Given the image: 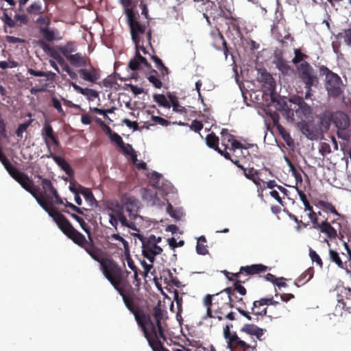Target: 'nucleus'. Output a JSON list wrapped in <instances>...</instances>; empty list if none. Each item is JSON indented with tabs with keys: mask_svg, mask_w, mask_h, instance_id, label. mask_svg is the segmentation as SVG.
<instances>
[{
	"mask_svg": "<svg viewBox=\"0 0 351 351\" xmlns=\"http://www.w3.org/2000/svg\"><path fill=\"white\" fill-rule=\"evenodd\" d=\"M224 291L228 296L230 308H236L239 310L241 308H246V304L243 298V296H239L237 293H233L232 287H227L224 289Z\"/></svg>",
	"mask_w": 351,
	"mask_h": 351,
	"instance_id": "obj_20",
	"label": "nucleus"
},
{
	"mask_svg": "<svg viewBox=\"0 0 351 351\" xmlns=\"http://www.w3.org/2000/svg\"><path fill=\"white\" fill-rule=\"evenodd\" d=\"M309 256L313 262H315L316 264L320 267H323V262L319 255L313 249H309Z\"/></svg>",
	"mask_w": 351,
	"mask_h": 351,
	"instance_id": "obj_57",
	"label": "nucleus"
},
{
	"mask_svg": "<svg viewBox=\"0 0 351 351\" xmlns=\"http://www.w3.org/2000/svg\"><path fill=\"white\" fill-rule=\"evenodd\" d=\"M11 176L36 199L38 204L51 217L53 218V216H54L53 213H60L56 208L48 206L43 194L39 191L37 186L34 185L32 180H31L26 173L17 169Z\"/></svg>",
	"mask_w": 351,
	"mask_h": 351,
	"instance_id": "obj_7",
	"label": "nucleus"
},
{
	"mask_svg": "<svg viewBox=\"0 0 351 351\" xmlns=\"http://www.w3.org/2000/svg\"><path fill=\"white\" fill-rule=\"evenodd\" d=\"M230 143L231 144L230 149L233 152V154L235 156H239L238 154H237V152L240 151L244 147V145L241 142L234 138Z\"/></svg>",
	"mask_w": 351,
	"mask_h": 351,
	"instance_id": "obj_61",
	"label": "nucleus"
},
{
	"mask_svg": "<svg viewBox=\"0 0 351 351\" xmlns=\"http://www.w3.org/2000/svg\"><path fill=\"white\" fill-rule=\"evenodd\" d=\"M138 239L142 243V254L151 263L155 261V257L162 252V248L156 245L154 241L149 240L146 237L138 234Z\"/></svg>",
	"mask_w": 351,
	"mask_h": 351,
	"instance_id": "obj_12",
	"label": "nucleus"
},
{
	"mask_svg": "<svg viewBox=\"0 0 351 351\" xmlns=\"http://www.w3.org/2000/svg\"><path fill=\"white\" fill-rule=\"evenodd\" d=\"M244 176L252 182H255V176L259 174V171L255 169L254 167L244 168L243 170Z\"/></svg>",
	"mask_w": 351,
	"mask_h": 351,
	"instance_id": "obj_54",
	"label": "nucleus"
},
{
	"mask_svg": "<svg viewBox=\"0 0 351 351\" xmlns=\"http://www.w3.org/2000/svg\"><path fill=\"white\" fill-rule=\"evenodd\" d=\"M48 157L51 158L54 162L66 173V174L70 178H73L74 176V171L71 168V165L65 160L62 157L56 156L50 152Z\"/></svg>",
	"mask_w": 351,
	"mask_h": 351,
	"instance_id": "obj_27",
	"label": "nucleus"
},
{
	"mask_svg": "<svg viewBox=\"0 0 351 351\" xmlns=\"http://www.w3.org/2000/svg\"><path fill=\"white\" fill-rule=\"evenodd\" d=\"M138 200L132 196H123L121 199V204L117 203L112 209L119 218V221L123 226L134 229V220L138 216Z\"/></svg>",
	"mask_w": 351,
	"mask_h": 351,
	"instance_id": "obj_5",
	"label": "nucleus"
},
{
	"mask_svg": "<svg viewBox=\"0 0 351 351\" xmlns=\"http://www.w3.org/2000/svg\"><path fill=\"white\" fill-rule=\"evenodd\" d=\"M43 77H46L45 79V83L41 86H35L34 87H32L30 90L32 94L45 92L49 86L47 82L48 80L53 81L56 77V73L52 71L45 72V75H44Z\"/></svg>",
	"mask_w": 351,
	"mask_h": 351,
	"instance_id": "obj_35",
	"label": "nucleus"
},
{
	"mask_svg": "<svg viewBox=\"0 0 351 351\" xmlns=\"http://www.w3.org/2000/svg\"><path fill=\"white\" fill-rule=\"evenodd\" d=\"M232 324H227L223 328V337L226 339L228 348L231 350L237 348H241L243 351H248L252 349V351L256 350V341L253 340L254 345H250L245 341L241 340L237 335L236 332L232 333L230 328Z\"/></svg>",
	"mask_w": 351,
	"mask_h": 351,
	"instance_id": "obj_11",
	"label": "nucleus"
},
{
	"mask_svg": "<svg viewBox=\"0 0 351 351\" xmlns=\"http://www.w3.org/2000/svg\"><path fill=\"white\" fill-rule=\"evenodd\" d=\"M70 64L75 67L86 66L90 64V60L82 56L80 53H76L67 57Z\"/></svg>",
	"mask_w": 351,
	"mask_h": 351,
	"instance_id": "obj_30",
	"label": "nucleus"
},
{
	"mask_svg": "<svg viewBox=\"0 0 351 351\" xmlns=\"http://www.w3.org/2000/svg\"><path fill=\"white\" fill-rule=\"evenodd\" d=\"M338 302L343 305V308H351V289L343 287L338 295Z\"/></svg>",
	"mask_w": 351,
	"mask_h": 351,
	"instance_id": "obj_31",
	"label": "nucleus"
},
{
	"mask_svg": "<svg viewBox=\"0 0 351 351\" xmlns=\"http://www.w3.org/2000/svg\"><path fill=\"white\" fill-rule=\"evenodd\" d=\"M70 85L74 88V90L83 95L90 96L93 97H97L98 96V93L96 90L90 88H84L77 85L74 82H71Z\"/></svg>",
	"mask_w": 351,
	"mask_h": 351,
	"instance_id": "obj_44",
	"label": "nucleus"
},
{
	"mask_svg": "<svg viewBox=\"0 0 351 351\" xmlns=\"http://www.w3.org/2000/svg\"><path fill=\"white\" fill-rule=\"evenodd\" d=\"M298 195L300 196V200L302 202L303 204L305 206V210L312 211L313 206L310 205L306 194L301 190H300L298 187L296 188Z\"/></svg>",
	"mask_w": 351,
	"mask_h": 351,
	"instance_id": "obj_56",
	"label": "nucleus"
},
{
	"mask_svg": "<svg viewBox=\"0 0 351 351\" xmlns=\"http://www.w3.org/2000/svg\"><path fill=\"white\" fill-rule=\"evenodd\" d=\"M38 44L44 52L56 60L59 64H62L64 63V59L60 56L59 50L51 47L48 43L43 41V40H40Z\"/></svg>",
	"mask_w": 351,
	"mask_h": 351,
	"instance_id": "obj_25",
	"label": "nucleus"
},
{
	"mask_svg": "<svg viewBox=\"0 0 351 351\" xmlns=\"http://www.w3.org/2000/svg\"><path fill=\"white\" fill-rule=\"evenodd\" d=\"M337 39L343 38L345 43L348 45L351 42V28L344 29L343 32H339L335 35Z\"/></svg>",
	"mask_w": 351,
	"mask_h": 351,
	"instance_id": "obj_53",
	"label": "nucleus"
},
{
	"mask_svg": "<svg viewBox=\"0 0 351 351\" xmlns=\"http://www.w3.org/2000/svg\"><path fill=\"white\" fill-rule=\"evenodd\" d=\"M271 302V298H261L258 300H256L253 302V306L252 307V311H254L255 308L261 307L262 306L270 305V303Z\"/></svg>",
	"mask_w": 351,
	"mask_h": 351,
	"instance_id": "obj_55",
	"label": "nucleus"
},
{
	"mask_svg": "<svg viewBox=\"0 0 351 351\" xmlns=\"http://www.w3.org/2000/svg\"><path fill=\"white\" fill-rule=\"evenodd\" d=\"M63 212L64 213H66L68 214H69L72 218H73L74 219H75L78 223L80 225L82 229L86 232L88 234V237L90 236V226L84 221V220L80 217V216H78L77 215L75 214V213H70L68 210H62Z\"/></svg>",
	"mask_w": 351,
	"mask_h": 351,
	"instance_id": "obj_46",
	"label": "nucleus"
},
{
	"mask_svg": "<svg viewBox=\"0 0 351 351\" xmlns=\"http://www.w3.org/2000/svg\"><path fill=\"white\" fill-rule=\"evenodd\" d=\"M53 219L60 230L75 244L84 248L93 259L100 265L105 258L101 257V250L97 247L89 236L90 241L72 226L71 222L62 213H53Z\"/></svg>",
	"mask_w": 351,
	"mask_h": 351,
	"instance_id": "obj_2",
	"label": "nucleus"
},
{
	"mask_svg": "<svg viewBox=\"0 0 351 351\" xmlns=\"http://www.w3.org/2000/svg\"><path fill=\"white\" fill-rule=\"evenodd\" d=\"M274 63L284 76H291L294 73L293 69L289 65L288 62L283 58L282 54L275 56Z\"/></svg>",
	"mask_w": 351,
	"mask_h": 351,
	"instance_id": "obj_22",
	"label": "nucleus"
},
{
	"mask_svg": "<svg viewBox=\"0 0 351 351\" xmlns=\"http://www.w3.org/2000/svg\"><path fill=\"white\" fill-rule=\"evenodd\" d=\"M5 169L7 170V171L9 173V174L11 176L13 174L14 172H15L17 169H16L12 165L8 158L4 159L3 161L1 162Z\"/></svg>",
	"mask_w": 351,
	"mask_h": 351,
	"instance_id": "obj_63",
	"label": "nucleus"
},
{
	"mask_svg": "<svg viewBox=\"0 0 351 351\" xmlns=\"http://www.w3.org/2000/svg\"><path fill=\"white\" fill-rule=\"evenodd\" d=\"M332 123L339 130H346L350 127V120L349 116L345 112L337 110L332 112Z\"/></svg>",
	"mask_w": 351,
	"mask_h": 351,
	"instance_id": "obj_19",
	"label": "nucleus"
},
{
	"mask_svg": "<svg viewBox=\"0 0 351 351\" xmlns=\"http://www.w3.org/2000/svg\"><path fill=\"white\" fill-rule=\"evenodd\" d=\"M213 46L218 50H221L223 51V54L226 58L228 57L229 53V50L228 48L227 43L223 37V36L219 32L215 38V43Z\"/></svg>",
	"mask_w": 351,
	"mask_h": 351,
	"instance_id": "obj_36",
	"label": "nucleus"
},
{
	"mask_svg": "<svg viewBox=\"0 0 351 351\" xmlns=\"http://www.w3.org/2000/svg\"><path fill=\"white\" fill-rule=\"evenodd\" d=\"M40 179H41V186L43 189V193L41 192L43 195L44 198L48 205L49 207L53 208L50 204H51V195L56 193L57 190L53 186L51 181L47 178H43L41 176L38 177Z\"/></svg>",
	"mask_w": 351,
	"mask_h": 351,
	"instance_id": "obj_21",
	"label": "nucleus"
},
{
	"mask_svg": "<svg viewBox=\"0 0 351 351\" xmlns=\"http://www.w3.org/2000/svg\"><path fill=\"white\" fill-rule=\"evenodd\" d=\"M89 64V69H81L78 71V73L80 77L84 80L90 82H96V81L100 79V71L93 67L90 63Z\"/></svg>",
	"mask_w": 351,
	"mask_h": 351,
	"instance_id": "obj_23",
	"label": "nucleus"
},
{
	"mask_svg": "<svg viewBox=\"0 0 351 351\" xmlns=\"http://www.w3.org/2000/svg\"><path fill=\"white\" fill-rule=\"evenodd\" d=\"M25 10L28 14L31 15H39L44 12L40 1L32 2L27 7Z\"/></svg>",
	"mask_w": 351,
	"mask_h": 351,
	"instance_id": "obj_43",
	"label": "nucleus"
},
{
	"mask_svg": "<svg viewBox=\"0 0 351 351\" xmlns=\"http://www.w3.org/2000/svg\"><path fill=\"white\" fill-rule=\"evenodd\" d=\"M298 128L304 136L311 141L318 140L321 135L318 128L311 122L302 121L298 122Z\"/></svg>",
	"mask_w": 351,
	"mask_h": 351,
	"instance_id": "obj_17",
	"label": "nucleus"
},
{
	"mask_svg": "<svg viewBox=\"0 0 351 351\" xmlns=\"http://www.w3.org/2000/svg\"><path fill=\"white\" fill-rule=\"evenodd\" d=\"M5 169L7 170V171L9 173V174L11 176L13 174L14 172H15L17 169H16L12 165L8 158L4 159L3 161L1 162Z\"/></svg>",
	"mask_w": 351,
	"mask_h": 351,
	"instance_id": "obj_64",
	"label": "nucleus"
},
{
	"mask_svg": "<svg viewBox=\"0 0 351 351\" xmlns=\"http://www.w3.org/2000/svg\"><path fill=\"white\" fill-rule=\"evenodd\" d=\"M221 146L223 147L222 151L227 152V149L228 148V144L223 143V141H227V143H230L234 138V136L228 132L227 129H222L221 132Z\"/></svg>",
	"mask_w": 351,
	"mask_h": 351,
	"instance_id": "obj_48",
	"label": "nucleus"
},
{
	"mask_svg": "<svg viewBox=\"0 0 351 351\" xmlns=\"http://www.w3.org/2000/svg\"><path fill=\"white\" fill-rule=\"evenodd\" d=\"M2 20L4 22L5 25L8 26L9 27H14L16 26V23L14 19L11 18L6 12L3 14Z\"/></svg>",
	"mask_w": 351,
	"mask_h": 351,
	"instance_id": "obj_62",
	"label": "nucleus"
},
{
	"mask_svg": "<svg viewBox=\"0 0 351 351\" xmlns=\"http://www.w3.org/2000/svg\"><path fill=\"white\" fill-rule=\"evenodd\" d=\"M268 270V267L262 264H254L245 267H241V273H244L246 276H253L265 273Z\"/></svg>",
	"mask_w": 351,
	"mask_h": 351,
	"instance_id": "obj_29",
	"label": "nucleus"
},
{
	"mask_svg": "<svg viewBox=\"0 0 351 351\" xmlns=\"http://www.w3.org/2000/svg\"><path fill=\"white\" fill-rule=\"evenodd\" d=\"M119 3L124 8L123 13L130 27L132 40L136 47V56L129 62L128 67L132 71L139 70L142 66L150 69L151 64L141 55L140 50L146 54V46L152 47V29L138 21L139 16L135 11L136 5H133L132 0H119Z\"/></svg>",
	"mask_w": 351,
	"mask_h": 351,
	"instance_id": "obj_1",
	"label": "nucleus"
},
{
	"mask_svg": "<svg viewBox=\"0 0 351 351\" xmlns=\"http://www.w3.org/2000/svg\"><path fill=\"white\" fill-rule=\"evenodd\" d=\"M106 133L109 136L110 140L120 147L123 145V141L122 138L116 132L112 131L109 126H106Z\"/></svg>",
	"mask_w": 351,
	"mask_h": 351,
	"instance_id": "obj_49",
	"label": "nucleus"
},
{
	"mask_svg": "<svg viewBox=\"0 0 351 351\" xmlns=\"http://www.w3.org/2000/svg\"><path fill=\"white\" fill-rule=\"evenodd\" d=\"M315 80V81H314V80L311 81L310 82H308V83L306 82L307 81L301 80L304 83V88H306L304 99H310L311 97V96L313 95L312 87H317L318 86L319 80V77L317 74H316V80Z\"/></svg>",
	"mask_w": 351,
	"mask_h": 351,
	"instance_id": "obj_45",
	"label": "nucleus"
},
{
	"mask_svg": "<svg viewBox=\"0 0 351 351\" xmlns=\"http://www.w3.org/2000/svg\"><path fill=\"white\" fill-rule=\"evenodd\" d=\"M101 270L112 286L122 282L123 272L121 267L112 258H105L100 265Z\"/></svg>",
	"mask_w": 351,
	"mask_h": 351,
	"instance_id": "obj_10",
	"label": "nucleus"
},
{
	"mask_svg": "<svg viewBox=\"0 0 351 351\" xmlns=\"http://www.w3.org/2000/svg\"><path fill=\"white\" fill-rule=\"evenodd\" d=\"M347 254L339 253L335 250L329 249L328 255L331 262L334 263L338 266V267L345 269L347 272H349V268L347 266V262L351 260V250L348 245L345 244Z\"/></svg>",
	"mask_w": 351,
	"mask_h": 351,
	"instance_id": "obj_14",
	"label": "nucleus"
},
{
	"mask_svg": "<svg viewBox=\"0 0 351 351\" xmlns=\"http://www.w3.org/2000/svg\"><path fill=\"white\" fill-rule=\"evenodd\" d=\"M318 204L322 208L330 211L331 213L337 216V218L334 219L335 222L339 223V221H346L345 217L339 213L338 211L336 210L335 207L330 202L320 200L319 201Z\"/></svg>",
	"mask_w": 351,
	"mask_h": 351,
	"instance_id": "obj_33",
	"label": "nucleus"
},
{
	"mask_svg": "<svg viewBox=\"0 0 351 351\" xmlns=\"http://www.w3.org/2000/svg\"><path fill=\"white\" fill-rule=\"evenodd\" d=\"M319 124L320 127L324 128L326 130H328L330 128V124L333 120L332 112L326 110L319 115Z\"/></svg>",
	"mask_w": 351,
	"mask_h": 351,
	"instance_id": "obj_38",
	"label": "nucleus"
},
{
	"mask_svg": "<svg viewBox=\"0 0 351 351\" xmlns=\"http://www.w3.org/2000/svg\"><path fill=\"white\" fill-rule=\"evenodd\" d=\"M339 223L335 222L333 219L331 222H328L327 220L322 221L320 226H318V230L325 234L328 238L334 239L337 237L338 233L341 234L342 232V224L345 221H339Z\"/></svg>",
	"mask_w": 351,
	"mask_h": 351,
	"instance_id": "obj_15",
	"label": "nucleus"
},
{
	"mask_svg": "<svg viewBox=\"0 0 351 351\" xmlns=\"http://www.w3.org/2000/svg\"><path fill=\"white\" fill-rule=\"evenodd\" d=\"M24 12L25 10L21 12V14H16L14 16L17 26L21 27L22 25H27L29 22V17Z\"/></svg>",
	"mask_w": 351,
	"mask_h": 351,
	"instance_id": "obj_51",
	"label": "nucleus"
},
{
	"mask_svg": "<svg viewBox=\"0 0 351 351\" xmlns=\"http://www.w3.org/2000/svg\"><path fill=\"white\" fill-rule=\"evenodd\" d=\"M319 75L325 76V88L329 97H339L344 91L345 85L341 77L325 65L319 66Z\"/></svg>",
	"mask_w": 351,
	"mask_h": 351,
	"instance_id": "obj_8",
	"label": "nucleus"
},
{
	"mask_svg": "<svg viewBox=\"0 0 351 351\" xmlns=\"http://www.w3.org/2000/svg\"><path fill=\"white\" fill-rule=\"evenodd\" d=\"M227 278L230 281L234 282V287H232V291H233V293H238L241 296H244L247 293L246 289L241 285L242 283H245L246 281L248 280V278H246L245 280H241V279H232L230 278L227 276Z\"/></svg>",
	"mask_w": 351,
	"mask_h": 351,
	"instance_id": "obj_39",
	"label": "nucleus"
},
{
	"mask_svg": "<svg viewBox=\"0 0 351 351\" xmlns=\"http://www.w3.org/2000/svg\"><path fill=\"white\" fill-rule=\"evenodd\" d=\"M204 306L206 308V316L210 318L223 319V315L229 306L228 296L224 289L216 294H207L203 299Z\"/></svg>",
	"mask_w": 351,
	"mask_h": 351,
	"instance_id": "obj_6",
	"label": "nucleus"
},
{
	"mask_svg": "<svg viewBox=\"0 0 351 351\" xmlns=\"http://www.w3.org/2000/svg\"><path fill=\"white\" fill-rule=\"evenodd\" d=\"M168 98L170 102L171 103L173 111L179 112L180 114L186 112L185 108L180 104L178 98L175 95H173L170 93L168 95Z\"/></svg>",
	"mask_w": 351,
	"mask_h": 351,
	"instance_id": "obj_47",
	"label": "nucleus"
},
{
	"mask_svg": "<svg viewBox=\"0 0 351 351\" xmlns=\"http://www.w3.org/2000/svg\"><path fill=\"white\" fill-rule=\"evenodd\" d=\"M82 190L80 191L81 194L84 196L85 200L89 204L91 207H97L98 202L95 198L93 193L91 190L84 186H79Z\"/></svg>",
	"mask_w": 351,
	"mask_h": 351,
	"instance_id": "obj_40",
	"label": "nucleus"
},
{
	"mask_svg": "<svg viewBox=\"0 0 351 351\" xmlns=\"http://www.w3.org/2000/svg\"><path fill=\"white\" fill-rule=\"evenodd\" d=\"M158 72L159 71L155 69H152L147 77L149 82L152 84L156 88H160L162 86V80L160 77V75H158Z\"/></svg>",
	"mask_w": 351,
	"mask_h": 351,
	"instance_id": "obj_42",
	"label": "nucleus"
},
{
	"mask_svg": "<svg viewBox=\"0 0 351 351\" xmlns=\"http://www.w3.org/2000/svg\"><path fill=\"white\" fill-rule=\"evenodd\" d=\"M241 331L251 335H254L259 340H261V336L264 334V330L263 328L254 324H245L241 329Z\"/></svg>",
	"mask_w": 351,
	"mask_h": 351,
	"instance_id": "obj_34",
	"label": "nucleus"
},
{
	"mask_svg": "<svg viewBox=\"0 0 351 351\" xmlns=\"http://www.w3.org/2000/svg\"><path fill=\"white\" fill-rule=\"evenodd\" d=\"M42 136L43 138V140L48 148L49 152L50 153L51 151V141L55 138L56 136L54 134L53 129L52 126L47 122H45L43 128L42 129L41 132Z\"/></svg>",
	"mask_w": 351,
	"mask_h": 351,
	"instance_id": "obj_28",
	"label": "nucleus"
},
{
	"mask_svg": "<svg viewBox=\"0 0 351 351\" xmlns=\"http://www.w3.org/2000/svg\"><path fill=\"white\" fill-rule=\"evenodd\" d=\"M151 58L154 62L156 67L157 68L160 73V77L161 78V80H162L163 81L168 80L169 70L163 64L162 60L156 56H152Z\"/></svg>",
	"mask_w": 351,
	"mask_h": 351,
	"instance_id": "obj_32",
	"label": "nucleus"
},
{
	"mask_svg": "<svg viewBox=\"0 0 351 351\" xmlns=\"http://www.w3.org/2000/svg\"><path fill=\"white\" fill-rule=\"evenodd\" d=\"M31 122H32V121H28L24 122L19 125V127L16 129V132H15L17 137H19V138L23 137V132L30 125Z\"/></svg>",
	"mask_w": 351,
	"mask_h": 351,
	"instance_id": "obj_60",
	"label": "nucleus"
},
{
	"mask_svg": "<svg viewBox=\"0 0 351 351\" xmlns=\"http://www.w3.org/2000/svg\"><path fill=\"white\" fill-rule=\"evenodd\" d=\"M153 98L154 100L159 104V106L167 108H169L171 107V104L169 101L167 99L165 95L162 94H154L153 95Z\"/></svg>",
	"mask_w": 351,
	"mask_h": 351,
	"instance_id": "obj_50",
	"label": "nucleus"
},
{
	"mask_svg": "<svg viewBox=\"0 0 351 351\" xmlns=\"http://www.w3.org/2000/svg\"><path fill=\"white\" fill-rule=\"evenodd\" d=\"M295 56L292 59V62L296 66L298 77L301 80L308 82L315 81L316 72L312 66L305 60L308 56L301 51L300 49H294Z\"/></svg>",
	"mask_w": 351,
	"mask_h": 351,
	"instance_id": "obj_9",
	"label": "nucleus"
},
{
	"mask_svg": "<svg viewBox=\"0 0 351 351\" xmlns=\"http://www.w3.org/2000/svg\"><path fill=\"white\" fill-rule=\"evenodd\" d=\"M287 160L290 168V171H291L292 176L295 178L297 182H301L302 181L301 174L298 172V171L296 169L294 165L291 162H290L288 160Z\"/></svg>",
	"mask_w": 351,
	"mask_h": 351,
	"instance_id": "obj_59",
	"label": "nucleus"
},
{
	"mask_svg": "<svg viewBox=\"0 0 351 351\" xmlns=\"http://www.w3.org/2000/svg\"><path fill=\"white\" fill-rule=\"evenodd\" d=\"M206 143L208 147L217 151L226 159L230 158V154L228 152L222 151V149L219 147V137L214 132L206 136Z\"/></svg>",
	"mask_w": 351,
	"mask_h": 351,
	"instance_id": "obj_24",
	"label": "nucleus"
},
{
	"mask_svg": "<svg viewBox=\"0 0 351 351\" xmlns=\"http://www.w3.org/2000/svg\"><path fill=\"white\" fill-rule=\"evenodd\" d=\"M272 34H274L276 38L282 43H284V39L289 40L291 38V34L288 32H285L284 35L278 32V27H275L272 29Z\"/></svg>",
	"mask_w": 351,
	"mask_h": 351,
	"instance_id": "obj_52",
	"label": "nucleus"
},
{
	"mask_svg": "<svg viewBox=\"0 0 351 351\" xmlns=\"http://www.w3.org/2000/svg\"><path fill=\"white\" fill-rule=\"evenodd\" d=\"M314 272L315 271L313 267L308 268L296 279L295 285L298 287L300 285H305L313 278Z\"/></svg>",
	"mask_w": 351,
	"mask_h": 351,
	"instance_id": "obj_37",
	"label": "nucleus"
},
{
	"mask_svg": "<svg viewBox=\"0 0 351 351\" xmlns=\"http://www.w3.org/2000/svg\"><path fill=\"white\" fill-rule=\"evenodd\" d=\"M136 295L134 293H128L126 297H123V302L127 308L134 315V318L143 332L145 337L147 339L157 330V322L153 316L146 314L136 302ZM154 312V309L152 310Z\"/></svg>",
	"mask_w": 351,
	"mask_h": 351,
	"instance_id": "obj_3",
	"label": "nucleus"
},
{
	"mask_svg": "<svg viewBox=\"0 0 351 351\" xmlns=\"http://www.w3.org/2000/svg\"><path fill=\"white\" fill-rule=\"evenodd\" d=\"M51 105L62 116L66 115L65 112L62 107L61 102L57 97H51Z\"/></svg>",
	"mask_w": 351,
	"mask_h": 351,
	"instance_id": "obj_58",
	"label": "nucleus"
},
{
	"mask_svg": "<svg viewBox=\"0 0 351 351\" xmlns=\"http://www.w3.org/2000/svg\"><path fill=\"white\" fill-rule=\"evenodd\" d=\"M58 49L67 59V57L77 51V46L73 42H68L64 46H58Z\"/></svg>",
	"mask_w": 351,
	"mask_h": 351,
	"instance_id": "obj_41",
	"label": "nucleus"
},
{
	"mask_svg": "<svg viewBox=\"0 0 351 351\" xmlns=\"http://www.w3.org/2000/svg\"><path fill=\"white\" fill-rule=\"evenodd\" d=\"M258 80L262 84L265 92L268 93L269 95L274 93L276 82L269 73L264 70L260 73Z\"/></svg>",
	"mask_w": 351,
	"mask_h": 351,
	"instance_id": "obj_18",
	"label": "nucleus"
},
{
	"mask_svg": "<svg viewBox=\"0 0 351 351\" xmlns=\"http://www.w3.org/2000/svg\"><path fill=\"white\" fill-rule=\"evenodd\" d=\"M167 311L162 310L158 304L154 307L153 316L157 322V330L146 339L153 351H171L163 346V342L167 341L165 330L167 325L165 323ZM171 351H189L184 348L182 349L173 348Z\"/></svg>",
	"mask_w": 351,
	"mask_h": 351,
	"instance_id": "obj_4",
	"label": "nucleus"
},
{
	"mask_svg": "<svg viewBox=\"0 0 351 351\" xmlns=\"http://www.w3.org/2000/svg\"><path fill=\"white\" fill-rule=\"evenodd\" d=\"M39 33L45 42H53L60 40L62 38L58 29H51L49 27H40Z\"/></svg>",
	"mask_w": 351,
	"mask_h": 351,
	"instance_id": "obj_26",
	"label": "nucleus"
},
{
	"mask_svg": "<svg viewBox=\"0 0 351 351\" xmlns=\"http://www.w3.org/2000/svg\"><path fill=\"white\" fill-rule=\"evenodd\" d=\"M271 101L272 105L278 111L282 112V116L289 121L294 120V110L291 107V105L288 106L286 101L282 99H276L274 96V93L270 95Z\"/></svg>",
	"mask_w": 351,
	"mask_h": 351,
	"instance_id": "obj_16",
	"label": "nucleus"
},
{
	"mask_svg": "<svg viewBox=\"0 0 351 351\" xmlns=\"http://www.w3.org/2000/svg\"><path fill=\"white\" fill-rule=\"evenodd\" d=\"M289 102L294 105L293 109L298 118H308L312 114V108L304 101L303 97L295 95L289 99Z\"/></svg>",
	"mask_w": 351,
	"mask_h": 351,
	"instance_id": "obj_13",
	"label": "nucleus"
}]
</instances>
